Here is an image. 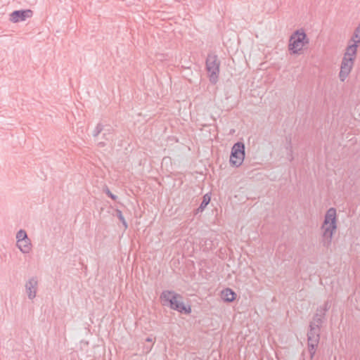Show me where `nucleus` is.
Wrapping results in <instances>:
<instances>
[{
    "instance_id": "nucleus-1",
    "label": "nucleus",
    "mask_w": 360,
    "mask_h": 360,
    "mask_svg": "<svg viewBox=\"0 0 360 360\" xmlns=\"http://www.w3.org/2000/svg\"><path fill=\"white\" fill-rule=\"evenodd\" d=\"M336 221V210L330 207L327 210L321 226L322 244L327 248L330 245L333 233L337 229Z\"/></svg>"
},
{
    "instance_id": "nucleus-2",
    "label": "nucleus",
    "mask_w": 360,
    "mask_h": 360,
    "mask_svg": "<svg viewBox=\"0 0 360 360\" xmlns=\"http://www.w3.org/2000/svg\"><path fill=\"white\" fill-rule=\"evenodd\" d=\"M160 298L164 302V305L180 313L188 314L191 311L190 306L186 307L183 301V297L173 290H164Z\"/></svg>"
},
{
    "instance_id": "nucleus-3",
    "label": "nucleus",
    "mask_w": 360,
    "mask_h": 360,
    "mask_svg": "<svg viewBox=\"0 0 360 360\" xmlns=\"http://www.w3.org/2000/svg\"><path fill=\"white\" fill-rule=\"evenodd\" d=\"M220 64V60L216 54L210 53L207 55L206 58V70L210 81L212 84H216L218 81Z\"/></svg>"
},
{
    "instance_id": "nucleus-4",
    "label": "nucleus",
    "mask_w": 360,
    "mask_h": 360,
    "mask_svg": "<svg viewBox=\"0 0 360 360\" xmlns=\"http://www.w3.org/2000/svg\"><path fill=\"white\" fill-rule=\"evenodd\" d=\"M309 43V39L305 32L302 30H296L290 36L289 40V50L293 53H298L303 46Z\"/></svg>"
},
{
    "instance_id": "nucleus-5",
    "label": "nucleus",
    "mask_w": 360,
    "mask_h": 360,
    "mask_svg": "<svg viewBox=\"0 0 360 360\" xmlns=\"http://www.w3.org/2000/svg\"><path fill=\"white\" fill-rule=\"evenodd\" d=\"M245 158V144L243 142L236 143L232 148L230 155V163L236 167L240 166Z\"/></svg>"
},
{
    "instance_id": "nucleus-6",
    "label": "nucleus",
    "mask_w": 360,
    "mask_h": 360,
    "mask_svg": "<svg viewBox=\"0 0 360 360\" xmlns=\"http://www.w3.org/2000/svg\"><path fill=\"white\" fill-rule=\"evenodd\" d=\"M354 61L352 58L343 57L339 73V77L342 82H344L350 73L354 65Z\"/></svg>"
},
{
    "instance_id": "nucleus-7",
    "label": "nucleus",
    "mask_w": 360,
    "mask_h": 360,
    "mask_svg": "<svg viewBox=\"0 0 360 360\" xmlns=\"http://www.w3.org/2000/svg\"><path fill=\"white\" fill-rule=\"evenodd\" d=\"M112 131L113 129L111 126L98 124L94 130L92 135L94 137H97L101 133H102L103 139L110 140L112 139Z\"/></svg>"
},
{
    "instance_id": "nucleus-8",
    "label": "nucleus",
    "mask_w": 360,
    "mask_h": 360,
    "mask_svg": "<svg viewBox=\"0 0 360 360\" xmlns=\"http://www.w3.org/2000/svg\"><path fill=\"white\" fill-rule=\"evenodd\" d=\"M25 291L30 300H33L37 295L38 281L36 277L30 278L25 283Z\"/></svg>"
},
{
    "instance_id": "nucleus-9",
    "label": "nucleus",
    "mask_w": 360,
    "mask_h": 360,
    "mask_svg": "<svg viewBox=\"0 0 360 360\" xmlns=\"http://www.w3.org/2000/svg\"><path fill=\"white\" fill-rule=\"evenodd\" d=\"M314 326V323L309 324V330L307 333V344L319 345L321 329L319 327H315Z\"/></svg>"
},
{
    "instance_id": "nucleus-10",
    "label": "nucleus",
    "mask_w": 360,
    "mask_h": 360,
    "mask_svg": "<svg viewBox=\"0 0 360 360\" xmlns=\"http://www.w3.org/2000/svg\"><path fill=\"white\" fill-rule=\"evenodd\" d=\"M32 11L31 10H18L12 12L10 15V20L13 22L25 20L31 17Z\"/></svg>"
},
{
    "instance_id": "nucleus-11",
    "label": "nucleus",
    "mask_w": 360,
    "mask_h": 360,
    "mask_svg": "<svg viewBox=\"0 0 360 360\" xmlns=\"http://www.w3.org/2000/svg\"><path fill=\"white\" fill-rule=\"evenodd\" d=\"M16 245L25 254L29 253L32 250V243L29 238L23 240L17 241Z\"/></svg>"
},
{
    "instance_id": "nucleus-12",
    "label": "nucleus",
    "mask_w": 360,
    "mask_h": 360,
    "mask_svg": "<svg viewBox=\"0 0 360 360\" xmlns=\"http://www.w3.org/2000/svg\"><path fill=\"white\" fill-rule=\"evenodd\" d=\"M221 299L226 302H231L236 299V294L231 288H226L221 291Z\"/></svg>"
},
{
    "instance_id": "nucleus-13",
    "label": "nucleus",
    "mask_w": 360,
    "mask_h": 360,
    "mask_svg": "<svg viewBox=\"0 0 360 360\" xmlns=\"http://www.w3.org/2000/svg\"><path fill=\"white\" fill-rule=\"evenodd\" d=\"M357 46V44L356 43L349 45L346 49L344 57L352 58V60H354L356 58Z\"/></svg>"
},
{
    "instance_id": "nucleus-14",
    "label": "nucleus",
    "mask_w": 360,
    "mask_h": 360,
    "mask_svg": "<svg viewBox=\"0 0 360 360\" xmlns=\"http://www.w3.org/2000/svg\"><path fill=\"white\" fill-rule=\"evenodd\" d=\"M330 307V304L328 300L326 301L322 306H320L316 309V313H319L321 316L325 318L326 312L328 311Z\"/></svg>"
},
{
    "instance_id": "nucleus-15",
    "label": "nucleus",
    "mask_w": 360,
    "mask_h": 360,
    "mask_svg": "<svg viewBox=\"0 0 360 360\" xmlns=\"http://www.w3.org/2000/svg\"><path fill=\"white\" fill-rule=\"evenodd\" d=\"M324 317L321 316L319 313H316L314 316L313 321L309 324L314 323L315 327H319L321 329V325L323 323Z\"/></svg>"
},
{
    "instance_id": "nucleus-16",
    "label": "nucleus",
    "mask_w": 360,
    "mask_h": 360,
    "mask_svg": "<svg viewBox=\"0 0 360 360\" xmlns=\"http://www.w3.org/2000/svg\"><path fill=\"white\" fill-rule=\"evenodd\" d=\"M211 200V197L209 194H205L203 196L202 201L201 202L199 207L198 208L197 211L202 212L204 209L207 206V205L210 203Z\"/></svg>"
},
{
    "instance_id": "nucleus-17",
    "label": "nucleus",
    "mask_w": 360,
    "mask_h": 360,
    "mask_svg": "<svg viewBox=\"0 0 360 360\" xmlns=\"http://www.w3.org/2000/svg\"><path fill=\"white\" fill-rule=\"evenodd\" d=\"M308 345V352L309 353L310 359L312 360L316 354V350L318 347L317 344H307Z\"/></svg>"
},
{
    "instance_id": "nucleus-18",
    "label": "nucleus",
    "mask_w": 360,
    "mask_h": 360,
    "mask_svg": "<svg viewBox=\"0 0 360 360\" xmlns=\"http://www.w3.org/2000/svg\"><path fill=\"white\" fill-rule=\"evenodd\" d=\"M28 236L26 231L23 229L19 230L16 233V239L17 241L23 240L25 239H27Z\"/></svg>"
},
{
    "instance_id": "nucleus-19",
    "label": "nucleus",
    "mask_w": 360,
    "mask_h": 360,
    "mask_svg": "<svg viewBox=\"0 0 360 360\" xmlns=\"http://www.w3.org/2000/svg\"><path fill=\"white\" fill-rule=\"evenodd\" d=\"M116 217L120 219V221L122 223L124 229H127L128 224L122 214V212L120 210H116Z\"/></svg>"
},
{
    "instance_id": "nucleus-20",
    "label": "nucleus",
    "mask_w": 360,
    "mask_h": 360,
    "mask_svg": "<svg viewBox=\"0 0 360 360\" xmlns=\"http://www.w3.org/2000/svg\"><path fill=\"white\" fill-rule=\"evenodd\" d=\"M103 191L113 200H116L117 199V196L112 193L108 186H105L103 188Z\"/></svg>"
},
{
    "instance_id": "nucleus-21",
    "label": "nucleus",
    "mask_w": 360,
    "mask_h": 360,
    "mask_svg": "<svg viewBox=\"0 0 360 360\" xmlns=\"http://www.w3.org/2000/svg\"><path fill=\"white\" fill-rule=\"evenodd\" d=\"M98 145L103 147L105 145V143L103 141H99Z\"/></svg>"
},
{
    "instance_id": "nucleus-22",
    "label": "nucleus",
    "mask_w": 360,
    "mask_h": 360,
    "mask_svg": "<svg viewBox=\"0 0 360 360\" xmlns=\"http://www.w3.org/2000/svg\"><path fill=\"white\" fill-rule=\"evenodd\" d=\"M146 341L149 342H153V338L148 337V338H146Z\"/></svg>"
}]
</instances>
